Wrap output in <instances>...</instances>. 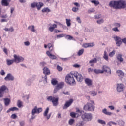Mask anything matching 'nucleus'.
<instances>
[{"mask_svg":"<svg viewBox=\"0 0 126 126\" xmlns=\"http://www.w3.org/2000/svg\"><path fill=\"white\" fill-rule=\"evenodd\" d=\"M109 6L114 9H124L126 7L125 0H113L109 2Z\"/></svg>","mask_w":126,"mask_h":126,"instance_id":"obj_1","label":"nucleus"},{"mask_svg":"<svg viewBox=\"0 0 126 126\" xmlns=\"http://www.w3.org/2000/svg\"><path fill=\"white\" fill-rule=\"evenodd\" d=\"M47 47H48L49 51L46 52V55H47L51 60H56L57 59V56L53 55V54H55V50H54V45H52L51 43H49L47 44Z\"/></svg>","mask_w":126,"mask_h":126,"instance_id":"obj_2","label":"nucleus"},{"mask_svg":"<svg viewBox=\"0 0 126 126\" xmlns=\"http://www.w3.org/2000/svg\"><path fill=\"white\" fill-rule=\"evenodd\" d=\"M43 111V108L40 107L38 108L37 106H35L32 110L31 120H34L36 118V114L41 113Z\"/></svg>","mask_w":126,"mask_h":126,"instance_id":"obj_3","label":"nucleus"},{"mask_svg":"<svg viewBox=\"0 0 126 126\" xmlns=\"http://www.w3.org/2000/svg\"><path fill=\"white\" fill-rule=\"evenodd\" d=\"M73 76H74V75L71 74V72L70 74H67L65 77V82L66 83L70 85L75 84V80H74Z\"/></svg>","mask_w":126,"mask_h":126,"instance_id":"obj_4","label":"nucleus"},{"mask_svg":"<svg viewBox=\"0 0 126 126\" xmlns=\"http://www.w3.org/2000/svg\"><path fill=\"white\" fill-rule=\"evenodd\" d=\"M81 118L83 121L90 122L93 119V115L90 113H85L82 114Z\"/></svg>","mask_w":126,"mask_h":126,"instance_id":"obj_5","label":"nucleus"},{"mask_svg":"<svg viewBox=\"0 0 126 126\" xmlns=\"http://www.w3.org/2000/svg\"><path fill=\"white\" fill-rule=\"evenodd\" d=\"M47 100L49 102H52L54 107H57L59 105V97L50 96L47 97Z\"/></svg>","mask_w":126,"mask_h":126,"instance_id":"obj_6","label":"nucleus"},{"mask_svg":"<svg viewBox=\"0 0 126 126\" xmlns=\"http://www.w3.org/2000/svg\"><path fill=\"white\" fill-rule=\"evenodd\" d=\"M9 89L7 86L5 85H3L0 87V98L3 97V94L4 92L5 93H8Z\"/></svg>","mask_w":126,"mask_h":126,"instance_id":"obj_7","label":"nucleus"},{"mask_svg":"<svg viewBox=\"0 0 126 126\" xmlns=\"http://www.w3.org/2000/svg\"><path fill=\"white\" fill-rule=\"evenodd\" d=\"M71 74L74 75V77H75L78 82L83 81V76H82L81 74H79L76 71H71Z\"/></svg>","mask_w":126,"mask_h":126,"instance_id":"obj_8","label":"nucleus"},{"mask_svg":"<svg viewBox=\"0 0 126 126\" xmlns=\"http://www.w3.org/2000/svg\"><path fill=\"white\" fill-rule=\"evenodd\" d=\"M14 60L15 61V63H22L24 61V58L20 55H17L16 54H14Z\"/></svg>","mask_w":126,"mask_h":126,"instance_id":"obj_9","label":"nucleus"},{"mask_svg":"<svg viewBox=\"0 0 126 126\" xmlns=\"http://www.w3.org/2000/svg\"><path fill=\"white\" fill-rule=\"evenodd\" d=\"M63 86H64V83L63 82L59 83L57 84V86L55 87L53 93H57L60 90V89H62Z\"/></svg>","mask_w":126,"mask_h":126,"instance_id":"obj_10","label":"nucleus"},{"mask_svg":"<svg viewBox=\"0 0 126 126\" xmlns=\"http://www.w3.org/2000/svg\"><path fill=\"white\" fill-rule=\"evenodd\" d=\"M102 71H103V73H104V72H105L107 74L106 75L107 76H110V75L112 74L111 68H110V67H108V66L106 65H104L102 66Z\"/></svg>","mask_w":126,"mask_h":126,"instance_id":"obj_11","label":"nucleus"},{"mask_svg":"<svg viewBox=\"0 0 126 126\" xmlns=\"http://www.w3.org/2000/svg\"><path fill=\"white\" fill-rule=\"evenodd\" d=\"M114 39L116 42V44L117 47H120L122 44V39L117 35H115L113 37Z\"/></svg>","mask_w":126,"mask_h":126,"instance_id":"obj_12","label":"nucleus"},{"mask_svg":"<svg viewBox=\"0 0 126 126\" xmlns=\"http://www.w3.org/2000/svg\"><path fill=\"white\" fill-rule=\"evenodd\" d=\"M50 110V108L49 107H47L45 111L43 113V116L45 117V118H46L47 120H50V118H51V116L52 115V113H49V111Z\"/></svg>","mask_w":126,"mask_h":126,"instance_id":"obj_13","label":"nucleus"},{"mask_svg":"<svg viewBox=\"0 0 126 126\" xmlns=\"http://www.w3.org/2000/svg\"><path fill=\"white\" fill-rule=\"evenodd\" d=\"M4 80L6 81H13V80H14V77H13L11 74L9 73L4 78Z\"/></svg>","mask_w":126,"mask_h":126,"instance_id":"obj_14","label":"nucleus"},{"mask_svg":"<svg viewBox=\"0 0 126 126\" xmlns=\"http://www.w3.org/2000/svg\"><path fill=\"white\" fill-rule=\"evenodd\" d=\"M73 103V99H71L68 101L66 102L65 104H64V106L63 107V109L64 110L65 109H67L68 107H69L71 104Z\"/></svg>","mask_w":126,"mask_h":126,"instance_id":"obj_15","label":"nucleus"},{"mask_svg":"<svg viewBox=\"0 0 126 126\" xmlns=\"http://www.w3.org/2000/svg\"><path fill=\"white\" fill-rule=\"evenodd\" d=\"M116 90L118 92H122L124 89V86L123 84H117Z\"/></svg>","mask_w":126,"mask_h":126,"instance_id":"obj_16","label":"nucleus"},{"mask_svg":"<svg viewBox=\"0 0 126 126\" xmlns=\"http://www.w3.org/2000/svg\"><path fill=\"white\" fill-rule=\"evenodd\" d=\"M97 61L98 60L96 58H93L92 59L90 60L89 63L90 64V66H92V67H93V66H94V64H95V63H97Z\"/></svg>","mask_w":126,"mask_h":126,"instance_id":"obj_17","label":"nucleus"},{"mask_svg":"<svg viewBox=\"0 0 126 126\" xmlns=\"http://www.w3.org/2000/svg\"><path fill=\"white\" fill-rule=\"evenodd\" d=\"M95 46V43H85L83 44V48H91Z\"/></svg>","mask_w":126,"mask_h":126,"instance_id":"obj_18","label":"nucleus"},{"mask_svg":"<svg viewBox=\"0 0 126 126\" xmlns=\"http://www.w3.org/2000/svg\"><path fill=\"white\" fill-rule=\"evenodd\" d=\"M116 74L119 77V78H123L124 76L125 75V74L124 73V72L121 70H117L116 72Z\"/></svg>","mask_w":126,"mask_h":126,"instance_id":"obj_19","label":"nucleus"},{"mask_svg":"<svg viewBox=\"0 0 126 126\" xmlns=\"http://www.w3.org/2000/svg\"><path fill=\"white\" fill-rule=\"evenodd\" d=\"M102 112L103 114H104V115H106V116H112L113 115V113L108 111L107 108H104L102 110Z\"/></svg>","mask_w":126,"mask_h":126,"instance_id":"obj_20","label":"nucleus"},{"mask_svg":"<svg viewBox=\"0 0 126 126\" xmlns=\"http://www.w3.org/2000/svg\"><path fill=\"white\" fill-rule=\"evenodd\" d=\"M49 27L48 28V30L50 31V32H53L55 30V28H57V24H54L53 25L49 24Z\"/></svg>","mask_w":126,"mask_h":126,"instance_id":"obj_21","label":"nucleus"},{"mask_svg":"<svg viewBox=\"0 0 126 126\" xmlns=\"http://www.w3.org/2000/svg\"><path fill=\"white\" fill-rule=\"evenodd\" d=\"M10 0H2L1 4L3 6H8Z\"/></svg>","mask_w":126,"mask_h":126,"instance_id":"obj_22","label":"nucleus"},{"mask_svg":"<svg viewBox=\"0 0 126 126\" xmlns=\"http://www.w3.org/2000/svg\"><path fill=\"white\" fill-rule=\"evenodd\" d=\"M85 82L88 86H91L92 85V80L89 78L85 79Z\"/></svg>","mask_w":126,"mask_h":126,"instance_id":"obj_23","label":"nucleus"},{"mask_svg":"<svg viewBox=\"0 0 126 126\" xmlns=\"http://www.w3.org/2000/svg\"><path fill=\"white\" fill-rule=\"evenodd\" d=\"M15 63L14 59H7L6 60V64L8 66H10V65H12V64H13V63Z\"/></svg>","mask_w":126,"mask_h":126,"instance_id":"obj_24","label":"nucleus"},{"mask_svg":"<svg viewBox=\"0 0 126 126\" xmlns=\"http://www.w3.org/2000/svg\"><path fill=\"white\" fill-rule=\"evenodd\" d=\"M116 59L118 61V62H120V63H122V62H124V58H123V55L121 54H118L117 56H116Z\"/></svg>","mask_w":126,"mask_h":126,"instance_id":"obj_25","label":"nucleus"},{"mask_svg":"<svg viewBox=\"0 0 126 126\" xmlns=\"http://www.w3.org/2000/svg\"><path fill=\"white\" fill-rule=\"evenodd\" d=\"M43 73L45 75H49L50 72V69L47 67H45L43 69Z\"/></svg>","mask_w":126,"mask_h":126,"instance_id":"obj_26","label":"nucleus"},{"mask_svg":"<svg viewBox=\"0 0 126 126\" xmlns=\"http://www.w3.org/2000/svg\"><path fill=\"white\" fill-rule=\"evenodd\" d=\"M4 103L5 104V106H8L9 104H10V99L8 98H4Z\"/></svg>","mask_w":126,"mask_h":126,"instance_id":"obj_27","label":"nucleus"},{"mask_svg":"<svg viewBox=\"0 0 126 126\" xmlns=\"http://www.w3.org/2000/svg\"><path fill=\"white\" fill-rule=\"evenodd\" d=\"M88 106H89V111H94V109H95V107L93 106V105L90 103H88Z\"/></svg>","mask_w":126,"mask_h":126,"instance_id":"obj_28","label":"nucleus"},{"mask_svg":"<svg viewBox=\"0 0 126 126\" xmlns=\"http://www.w3.org/2000/svg\"><path fill=\"white\" fill-rule=\"evenodd\" d=\"M28 29H29V30H30L32 32H34V33L35 32H36V30L35 29V26L34 25L29 26Z\"/></svg>","mask_w":126,"mask_h":126,"instance_id":"obj_29","label":"nucleus"},{"mask_svg":"<svg viewBox=\"0 0 126 126\" xmlns=\"http://www.w3.org/2000/svg\"><path fill=\"white\" fill-rule=\"evenodd\" d=\"M103 59L108 62L109 61V56L108 55V53L107 51H105L103 54Z\"/></svg>","mask_w":126,"mask_h":126,"instance_id":"obj_30","label":"nucleus"},{"mask_svg":"<svg viewBox=\"0 0 126 126\" xmlns=\"http://www.w3.org/2000/svg\"><path fill=\"white\" fill-rule=\"evenodd\" d=\"M14 111H18V108L15 107L10 108L7 111L6 113H9L11 111L14 112Z\"/></svg>","mask_w":126,"mask_h":126,"instance_id":"obj_31","label":"nucleus"},{"mask_svg":"<svg viewBox=\"0 0 126 126\" xmlns=\"http://www.w3.org/2000/svg\"><path fill=\"white\" fill-rule=\"evenodd\" d=\"M44 5V4L42 2L36 3V7L38 10H40L41 9V7H42Z\"/></svg>","mask_w":126,"mask_h":126,"instance_id":"obj_32","label":"nucleus"},{"mask_svg":"<svg viewBox=\"0 0 126 126\" xmlns=\"http://www.w3.org/2000/svg\"><path fill=\"white\" fill-rule=\"evenodd\" d=\"M117 125L120 126H125V122L122 120L117 121Z\"/></svg>","mask_w":126,"mask_h":126,"instance_id":"obj_33","label":"nucleus"},{"mask_svg":"<svg viewBox=\"0 0 126 126\" xmlns=\"http://www.w3.org/2000/svg\"><path fill=\"white\" fill-rule=\"evenodd\" d=\"M115 55H116V50H114L109 53L108 56L109 57H110V58H113Z\"/></svg>","mask_w":126,"mask_h":126,"instance_id":"obj_34","label":"nucleus"},{"mask_svg":"<svg viewBox=\"0 0 126 126\" xmlns=\"http://www.w3.org/2000/svg\"><path fill=\"white\" fill-rule=\"evenodd\" d=\"M66 23L68 27H70L71 26V20L69 19H66Z\"/></svg>","mask_w":126,"mask_h":126,"instance_id":"obj_35","label":"nucleus"},{"mask_svg":"<svg viewBox=\"0 0 126 126\" xmlns=\"http://www.w3.org/2000/svg\"><path fill=\"white\" fill-rule=\"evenodd\" d=\"M90 94L91 95V96L95 97V96L97 95V92L95 91H90Z\"/></svg>","mask_w":126,"mask_h":126,"instance_id":"obj_36","label":"nucleus"},{"mask_svg":"<svg viewBox=\"0 0 126 126\" xmlns=\"http://www.w3.org/2000/svg\"><path fill=\"white\" fill-rule=\"evenodd\" d=\"M32 82H33V81H32V80H31V79H29L26 83V85H27L28 86H30V85H31L32 84Z\"/></svg>","mask_w":126,"mask_h":126,"instance_id":"obj_37","label":"nucleus"},{"mask_svg":"<svg viewBox=\"0 0 126 126\" xmlns=\"http://www.w3.org/2000/svg\"><path fill=\"white\" fill-rule=\"evenodd\" d=\"M94 72L96 73V74H99V73H103V71L100 69H95L94 70Z\"/></svg>","mask_w":126,"mask_h":126,"instance_id":"obj_38","label":"nucleus"},{"mask_svg":"<svg viewBox=\"0 0 126 126\" xmlns=\"http://www.w3.org/2000/svg\"><path fill=\"white\" fill-rule=\"evenodd\" d=\"M112 125H114V126H117L118 123L117 122H115L113 121H110L107 123V125L109 126H112Z\"/></svg>","mask_w":126,"mask_h":126,"instance_id":"obj_39","label":"nucleus"},{"mask_svg":"<svg viewBox=\"0 0 126 126\" xmlns=\"http://www.w3.org/2000/svg\"><path fill=\"white\" fill-rule=\"evenodd\" d=\"M51 83L52 84V85H58V84L59 83H58V81H57V80H56V79H53L51 80Z\"/></svg>","mask_w":126,"mask_h":126,"instance_id":"obj_40","label":"nucleus"},{"mask_svg":"<svg viewBox=\"0 0 126 126\" xmlns=\"http://www.w3.org/2000/svg\"><path fill=\"white\" fill-rule=\"evenodd\" d=\"M97 122L101 125H106V122L102 119H98Z\"/></svg>","mask_w":126,"mask_h":126,"instance_id":"obj_41","label":"nucleus"},{"mask_svg":"<svg viewBox=\"0 0 126 126\" xmlns=\"http://www.w3.org/2000/svg\"><path fill=\"white\" fill-rule=\"evenodd\" d=\"M48 79V77L47 75H45L44 76H42V80L44 81V83H47V81Z\"/></svg>","mask_w":126,"mask_h":126,"instance_id":"obj_42","label":"nucleus"},{"mask_svg":"<svg viewBox=\"0 0 126 126\" xmlns=\"http://www.w3.org/2000/svg\"><path fill=\"white\" fill-rule=\"evenodd\" d=\"M113 26L114 27H117V28H119L121 27V24L120 23H113Z\"/></svg>","mask_w":126,"mask_h":126,"instance_id":"obj_43","label":"nucleus"},{"mask_svg":"<svg viewBox=\"0 0 126 126\" xmlns=\"http://www.w3.org/2000/svg\"><path fill=\"white\" fill-rule=\"evenodd\" d=\"M42 12H50L51 10H50V9H49V8L47 7V8H44L42 10Z\"/></svg>","mask_w":126,"mask_h":126,"instance_id":"obj_44","label":"nucleus"},{"mask_svg":"<svg viewBox=\"0 0 126 126\" xmlns=\"http://www.w3.org/2000/svg\"><path fill=\"white\" fill-rule=\"evenodd\" d=\"M84 126V123L82 121L78 122L76 124V126Z\"/></svg>","mask_w":126,"mask_h":126,"instance_id":"obj_45","label":"nucleus"},{"mask_svg":"<svg viewBox=\"0 0 126 126\" xmlns=\"http://www.w3.org/2000/svg\"><path fill=\"white\" fill-rule=\"evenodd\" d=\"M75 120L73 119H70L69 120L68 124L70 126H72L74 124Z\"/></svg>","mask_w":126,"mask_h":126,"instance_id":"obj_46","label":"nucleus"},{"mask_svg":"<svg viewBox=\"0 0 126 126\" xmlns=\"http://www.w3.org/2000/svg\"><path fill=\"white\" fill-rule=\"evenodd\" d=\"M83 53H84V49H82L78 51L77 55L79 56H81Z\"/></svg>","mask_w":126,"mask_h":126,"instance_id":"obj_47","label":"nucleus"},{"mask_svg":"<svg viewBox=\"0 0 126 126\" xmlns=\"http://www.w3.org/2000/svg\"><path fill=\"white\" fill-rule=\"evenodd\" d=\"M72 11L73 12H78V11L79 10V8L77 7H73L72 9Z\"/></svg>","mask_w":126,"mask_h":126,"instance_id":"obj_48","label":"nucleus"},{"mask_svg":"<svg viewBox=\"0 0 126 126\" xmlns=\"http://www.w3.org/2000/svg\"><path fill=\"white\" fill-rule=\"evenodd\" d=\"M92 3H94L96 6L99 4V1H97L96 0H92L91 1Z\"/></svg>","mask_w":126,"mask_h":126,"instance_id":"obj_49","label":"nucleus"},{"mask_svg":"<svg viewBox=\"0 0 126 126\" xmlns=\"http://www.w3.org/2000/svg\"><path fill=\"white\" fill-rule=\"evenodd\" d=\"M104 20L103 19L98 20L96 22L97 24H102L104 22Z\"/></svg>","mask_w":126,"mask_h":126,"instance_id":"obj_50","label":"nucleus"},{"mask_svg":"<svg viewBox=\"0 0 126 126\" xmlns=\"http://www.w3.org/2000/svg\"><path fill=\"white\" fill-rule=\"evenodd\" d=\"M76 113H78L79 114V116H80V115L82 114V113H83V111L80 110L78 108L76 109Z\"/></svg>","mask_w":126,"mask_h":126,"instance_id":"obj_51","label":"nucleus"},{"mask_svg":"<svg viewBox=\"0 0 126 126\" xmlns=\"http://www.w3.org/2000/svg\"><path fill=\"white\" fill-rule=\"evenodd\" d=\"M84 110L85 111H89V107L88 106V103H87L86 105H85L84 106Z\"/></svg>","mask_w":126,"mask_h":126,"instance_id":"obj_52","label":"nucleus"},{"mask_svg":"<svg viewBox=\"0 0 126 126\" xmlns=\"http://www.w3.org/2000/svg\"><path fill=\"white\" fill-rule=\"evenodd\" d=\"M17 106L18 108H21L22 106V102L20 100H18L17 102Z\"/></svg>","mask_w":126,"mask_h":126,"instance_id":"obj_53","label":"nucleus"},{"mask_svg":"<svg viewBox=\"0 0 126 126\" xmlns=\"http://www.w3.org/2000/svg\"><path fill=\"white\" fill-rule=\"evenodd\" d=\"M65 39H67V40H72L73 39V37L70 36V35H66L65 36Z\"/></svg>","mask_w":126,"mask_h":126,"instance_id":"obj_54","label":"nucleus"},{"mask_svg":"<svg viewBox=\"0 0 126 126\" xmlns=\"http://www.w3.org/2000/svg\"><path fill=\"white\" fill-rule=\"evenodd\" d=\"M88 13H92L93 12H95V9L94 8H90L88 11Z\"/></svg>","mask_w":126,"mask_h":126,"instance_id":"obj_55","label":"nucleus"},{"mask_svg":"<svg viewBox=\"0 0 126 126\" xmlns=\"http://www.w3.org/2000/svg\"><path fill=\"white\" fill-rule=\"evenodd\" d=\"M46 64H47V63H46L45 62H41L40 63V66L44 67L45 65H46Z\"/></svg>","mask_w":126,"mask_h":126,"instance_id":"obj_56","label":"nucleus"},{"mask_svg":"<svg viewBox=\"0 0 126 126\" xmlns=\"http://www.w3.org/2000/svg\"><path fill=\"white\" fill-rule=\"evenodd\" d=\"M94 17L96 19H99V18H101L102 17V15L101 14H98L94 16Z\"/></svg>","mask_w":126,"mask_h":126,"instance_id":"obj_57","label":"nucleus"},{"mask_svg":"<svg viewBox=\"0 0 126 126\" xmlns=\"http://www.w3.org/2000/svg\"><path fill=\"white\" fill-rule=\"evenodd\" d=\"M76 115H77V113H75L74 112H71L70 113V116L72 118H75V117H76Z\"/></svg>","mask_w":126,"mask_h":126,"instance_id":"obj_58","label":"nucleus"},{"mask_svg":"<svg viewBox=\"0 0 126 126\" xmlns=\"http://www.w3.org/2000/svg\"><path fill=\"white\" fill-rule=\"evenodd\" d=\"M112 31H114V32H120V30H119V29H118L117 27L112 28Z\"/></svg>","mask_w":126,"mask_h":126,"instance_id":"obj_59","label":"nucleus"},{"mask_svg":"<svg viewBox=\"0 0 126 126\" xmlns=\"http://www.w3.org/2000/svg\"><path fill=\"white\" fill-rule=\"evenodd\" d=\"M31 7L32 8H34V7H37V3L34 2L31 4Z\"/></svg>","mask_w":126,"mask_h":126,"instance_id":"obj_60","label":"nucleus"},{"mask_svg":"<svg viewBox=\"0 0 126 126\" xmlns=\"http://www.w3.org/2000/svg\"><path fill=\"white\" fill-rule=\"evenodd\" d=\"M63 37H64V34H59V35H57V38H58V39H59L60 38H63Z\"/></svg>","mask_w":126,"mask_h":126,"instance_id":"obj_61","label":"nucleus"},{"mask_svg":"<svg viewBox=\"0 0 126 126\" xmlns=\"http://www.w3.org/2000/svg\"><path fill=\"white\" fill-rule=\"evenodd\" d=\"M108 108L111 111H113V110H115V106H114L113 105H110V106H108Z\"/></svg>","mask_w":126,"mask_h":126,"instance_id":"obj_62","label":"nucleus"},{"mask_svg":"<svg viewBox=\"0 0 126 126\" xmlns=\"http://www.w3.org/2000/svg\"><path fill=\"white\" fill-rule=\"evenodd\" d=\"M76 21L78 23H81V20L80 19V17H77L76 18Z\"/></svg>","mask_w":126,"mask_h":126,"instance_id":"obj_63","label":"nucleus"},{"mask_svg":"<svg viewBox=\"0 0 126 126\" xmlns=\"http://www.w3.org/2000/svg\"><path fill=\"white\" fill-rule=\"evenodd\" d=\"M19 124L20 126H24V125H25L24 121H20L19 122Z\"/></svg>","mask_w":126,"mask_h":126,"instance_id":"obj_64","label":"nucleus"}]
</instances>
